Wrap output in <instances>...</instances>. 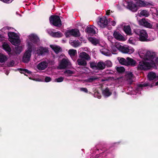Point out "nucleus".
Segmentation results:
<instances>
[{
  "label": "nucleus",
  "instance_id": "f257e3e1",
  "mask_svg": "<svg viewBox=\"0 0 158 158\" xmlns=\"http://www.w3.org/2000/svg\"><path fill=\"white\" fill-rule=\"evenodd\" d=\"M140 57L144 61H140L138 66V69L139 70H147L151 67H155L156 64H158V57L155 52L142 50L139 52Z\"/></svg>",
  "mask_w": 158,
  "mask_h": 158
},
{
  "label": "nucleus",
  "instance_id": "f03ea898",
  "mask_svg": "<svg viewBox=\"0 0 158 158\" xmlns=\"http://www.w3.org/2000/svg\"><path fill=\"white\" fill-rule=\"evenodd\" d=\"M28 38L27 40V43L28 46V49L26 52L23 58V61L24 63H27L30 60L31 55V45L30 41L31 43H34L39 40V39L37 36L33 34H31L29 35Z\"/></svg>",
  "mask_w": 158,
  "mask_h": 158
},
{
  "label": "nucleus",
  "instance_id": "7ed1b4c3",
  "mask_svg": "<svg viewBox=\"0 0 158 158\" xmlns=\"http://www.w3.org/2000/svg\"><path fill=\"white\" fill-rule=\"evenodd\" d=\"M8 36L10 41L15 45H18L20 42L19 38L14 32H10L8 33Z\"/></svg>",
  "mask_w": 158,
  "mask_h": 158
},
{
  "label": "nucleus",
  "instance_id": "20e7f679",
  "mask_svg": "<svg viewBox=\"0 0 158 158\" xmlns=\"http://www.w3.org/2000/svg\"><path fill=\"white\" fill-rule=\"evenodd\" d=\"M134 32L139 35V40L141 41H145L148 38V34L145 30L136 29L135 30Z\"/></svg>",
  "mask_w": 158,
  "mask_h": 158
},
{
  "label": "nucleus",
  "instance_id": "39448f33",
  "mask_svg": "<svg viewBox=\"0 0 158 158\" xmlns=\"http://www.w3.org/2000/svg\"><path fill=\"white\" fill-rule=\"evenodd\" d=\"M65 35L66 37L71 36L77 37L80 36V33L79 30L74 29L67 31L65 33Z\"/></svg>",
  "mask_w": 158,
  "mask_h": 158
},
{
  "label": "nucleus",
  "instance_id": "423d86ee",
  "mask_svg": "<svg viewBox=\"0 0 158 158\" xmlns=\"http://www.w3.org/2000/svg\"><path fill=\"white\" fill-rule=\"evenodd\" d=\"M71 65V63L68 59L63 58L61 60H60L57 68L60 69H64Z\"/></svg>",
  "mask_w": 158,
  "mask_h": 158
},
{
  "label": "nucleus",
  "instance_id": "0eeeda50",
  "mask_svg": "<svg viewBox=\"0 0 158 158\" xmlns=\"http://www.w3.org/2000/svg\"><path fill=\"white\" fill-rule=\"evenodd\" d=\"M123 5L133 12H136L138 9L136 4H134L131 2L124 1L123 2Z\"/></svg>",
  "mask_w": 158,
  "mask_h": 158
},
{
  "label": "nucleus",
  "instance_id": "6e6552de",
  "mask_svg": "<svg viewBox=\"0 0 158 158\" xmlns=\"http://www.w3.org/2000/svg\"><path fill=\"white\" fill-rule=\"evenodd\" d=\"M50 23L54 26L60 27L61 25V22L60 17L57 16H52L49 18Z\"/></svg>",
  "mask_w": 158,
  "mask_h": 158
},
{
  "label": "nucleus",
  "instance_id": "1a4fd4ad",
  "mask_svg": "<svg viewBox=\"0 0 158 158\" xmlns=\"http://www.w3.org/2000/svg\"><path fill=\"white\" fill-rule=\"evenodd\" d=\"M114 39L112 38L111 40H110L112 42L110 47L112 53L113 54H115L118 50L120 51L122 46H121L120 44L119 43H113L112 41Z\"/></svg>",
  "mask_w": 158,
  "mask_h": 158
},
{
  "label": "nucleus",
  "instance_id": "9d476101",
  "mask_svg": "<svg viewBox=\"0 0 158 158\" xmlns=\"http://www.w3.org/2000/svg\"><path fill=\"white\" fill-rule=\"evenodd\" d=\"M98 24L101 27H105L108 24V21L106 17H103L100 18L98 21Z\"/></svg>",
  "mask_w": 158,
  "mask_h": 158
},
{
  "label": "nucleus",
  "instance_id": "9b49d317",
  "mask_svg": "<svg viewBox=\"0 0 158 158\" xmlns=\"http://www.w3.org/2000/svg\"><path fill=\"white\" fill-rule=\"evenodd\" d=\"M139 24L145 27H147L151 28L152 25L148 22L144 18L141 19L139 21Z\"/></svg>",
  "mask_w": 158,
  "mask_h": 158
},
{
  "label": "nucleus",
  "instance_id": "f8f14e48",
  "mask_svg": "<svg viewBox=\"0 0 158 158\" xmlns=\"http://www.w3.org/2000/svg\"><path fill=\"white\" fill-rule=\"evenodd\" d=\"M113 36L115 39L119 41H124L126 40L125 38L118 31H114L113 33Z\"/></svg>",
  "mask_w": 158,
  "mask_h": 158
},
{
  "label": "nucleus",
  "instance_id": "ddd939ff",
  "mask_svg": "<svg viewBox=\"0 0 158 158\" xmlns=\"http://www.w3.org/2000/svg\"><path fill=\"white\" fill-rule=\"evenodd\" d=\"M48 64L46 61L40 63L37 66V69L40 70L45 69L48 66Z\"/></svg>",
  "mask_w": 158,
  "mask_h": 158
},
{
  "label": "nucleus",
  "instance_id": "4468645a",
  "mask_svg": "<svg viewBox=\"0 0 158 158\" xmlns=\"http://www.w3.org/2000/svg\"><path fill=\"white\" fill-rule=\"evenodd\" d=\"M48 49L46 48H44L42 47L39 48L37 50V53L39 55H43L45 54L48 52Z\"/></svg>",
  "mask_w": 158,
  "mask_h": 158
},
{
  "label": "nucleus",
  "instance_id": "2eb2a0df",
  "mask_svg": "<svg viewBox=\"0 0 158 158\" xmlns=\"http://www.w3.org/2000/svg\"><path fill=\"white\" fill-rule=\"evenodd\" d=\"M126 77L127 80L130 83H131L133 81L134 76L131 72H128L127 73Z\"/></svg>",
  "mask_w": 158,
  "mask_h": 158
},
{
  "label": "nucleus",
  "instance_id": "dca6fc26",
  "mask_svg": "<svg viewBox=\"0 0 158 158\" xmlns=\"http://www.w3.org/2000/svg\"><path fill=\"white\" fill-rule=\"evenodd\" d=\"M123 30L125 32L127 35H132L131 30L129 25H124L123 26Z\"/></svg>",
  "mask_w": 158,
  "mask_h": 158
},
{
  "label": "nucleus",
  "instance_id": "f3484780",
  "mask_svg": "<svg viewBox=\"0 0 158 158\" xmlns=\"http://www.w3.org/2000/svg\"><path fill=\"white\" fill-rule=\"evenodd\" d=\"M127 63L126 65H131L132 66H134L135 65L136 62V61L130 58L129 57L127 58Z\"/></svg>",
  "mask_w": 158,
  "mask_h": 158
},
{
  "label": "nucleus",
  "instance_id": "a211bd4d",
  "mask_svg": "<svg viewBox=\"0 0 158 158\" xmlns=\"http://www.w3.org/2000/svg\"><path fill=\"white\" fill-rule=\"evenodd\" d=\"M80 58L85 59L87 60H89L90 59V57L88 54L84 52H81L79 55Z\"/></svg>",
  "mask_w": 158,
  "mask_h": 158
},
{
  "label": "nucleus",
  "instance_id": "6ab92c4d",
  "mask_svg": "<svg viewBox=\"0 0 158 158\" xmlns=\"http://www.w3.org/2000/svg\"><path fill=\"white\" fill-rule=\"evenodd\" d=\"M148 77L150 80L158 79V76H156V73L152 72H150L148 73Z\"/></svg>",
  "mask_w": 158,
  "mask_h": 158
},
{
  "label": "nucleus",
  "instance_id": "aec40b11",
  "mask_svg": "<svg viewBox=\"0 0 158 158\" xmlns=\"http://www.w3.org/2000/svg\"><path fill=\"white\" fill-rule=\"evenodd\" d=\"M8 59V57L7 56L0 53V62L5 63Z\"/></svg>",
  "mask_w": 158,
  "mask_h": 158
},
{
  "label": "nucleus",
  "instance_id": "412c9836",
  "mask_svg": "<svg viewBox=\"0 0 158 158\" xmlns=\"http://www.w3.org/2000/svg\"><path fill=\"white\" fill-rule=\"evenodd\" d=\"M3 49L5 50L9 54L11 51L9 45L6 43H4L2 45Z\"/></svg>",
  "mask_w": 158,
  "mask_h": 158
},
{
  "label": "nucleus",
  "instance_id": "4be33fe9",
  "mask_svg": "<svg viewBox=\"0 0 158 158\" xmlns=\"http://www.w3.org/2000/svg\"><path fill=\"white\" fill-rule=\"evenodd\" d=\"M97 69H103L105 67V63L102 61H100L97 64Z\"/></svg>",
  "mask_w": 158,
  "mask_h": 158
},
{
  "label": "nucleus",
  "instance_id": "5701e85b",
  "mask_svg": "<svg viewBox=\"0 0 158 158\" xmlns=\"http://www.w3.org/2000/svg\"><path fill=\"white\" fill-rule=\"evenodd\" d=\"M50 47L56 53H58L61 51V48L58 46L54 45H50Z\"/></svg>",
  "mask_w": 158,
  "mask_h": 158
},
{
  "label": "nucleus",
  "instance_id": "b1692460",
  "mask_svg": "<svg viewBox=\"0 0 158 158\" xmlns=\"http://www.w3.org/2000/svg\"><path fill=\"white\" fill-rule=\"evenodd\" d=\"M77 62L78 65H79L85 66L87 64L85 60L80 58L77 60Z\"/></svg>",
  "mask_w": 158,
  "mask_h": 158
},
{
  "label": "nucleus",
  "instance_id": "393cba45",
  "mask_svg": "<svg viewBox=\"0 0 158 158\" xmlns=\"http://www.w3.org/2000/svg\"><path fill=\"white\" fill-rule=\"evenodd\" d=\"M48 33L54 37H61L62 36V34L60 32H48Z\"/></svg>",
  "mask_w": 158,
  "mask_h": 158
},
{
  "label": "nucleus",
  "instance_id": "a878e982",
  "mask_svg": "<svg viewBox=\"0 0 158 158\" xmlns=\"http://www.w3.org/2000/svg\"><path fill=\"white\" fill-rule=\"evenodd\" d=\"M101 52L103 54L107 56H110L111 55V53L109 51L106 49H100Z\"/></svg>",
  "mask_w": 158,
  "mask_h": 158
},
{
  "label": "nucleus",
  "instance_id": "bb28decb",
  "mask_svg": "<svg viewBox=\"0 0 158 158\" xmlns=\"http://www.w3.org/2000/svg\"><path fill=\"white\" fill-rule=\"evenodd\" d=\"M88 40L90 42L94 45H96L99 43V40L94 38H89Z\"/></svg>",
  "mask_w": 158,
  "mask_h": 158
},
{
  "label": "nucleus",
  "instance_id": "cd10ccee",
  "mask_svg": "<svg viewBox=\"0 0 158 158\" xmlns=\"http://www.w3.org/2000/svg\"><path fill=\"white\" fill-rule=\"evenodd\" d=\"M86 31L88 33H89L92 34H95V31L93 27H87L86 28Z\"/></svg>",
  "mask_w": 158,
  "mask_h": 158
},
{
  "label": "nucleus",
  "instance_id": "c85d7f7f",
  "mask_svg": "<svg viewBox=\"0 0 158 158\" xmlns=\"http://www.w3.org/2000/svg\"><path fill=\"white\" fill-rule=\"evenodd\" d=\"M69 42L71 45L75 47H77L80 45V42L78 40H75L73 41H70Z\"/></svg>",
  "mask_w": 158,
  "mask_h": 158
},
{
  "label": "nucleus",
  "instance_id": "c756f323",
  "mask_svg": "<svg viewBox=\"0 0 158 158\" xmlns=\"http://www.w3.org/2000/svg\"><path fill=\"white\" fill-rule=\"evenodd\" d=\"M103 95L106 97H108L110 96L111 93L110 92L108 89H106L104 90L102 92Z\"/></svg>",
  "mask_w": 158,
  "mask_h": 158
},
{
  "label": "nucleus",
  "instance_id": "7c9ffc66",
  "mask_svg": "<svg viewBox=\"0 0 158 158\" xmlns=\"http://www.w3.org/2000/svg\"><path fill=\"white\" fill-rule=\"evenodd\" d=\"M140 15L143 16L147 17L149 16V13L148 11L146 10H143L140 12Z\"/></svg>",
  "mask_w": 158,
  "mask_h": 158
},
{
  "label": "nucleus",
  "instance_id": "2f4dec72",
  "mask_svg": "<svg viewBox=\"0 0 158 158\" xmlns=\"http://www.w3.org/2000/svg\"><path fill=\"white\" fill-rule=\"evenodd\" d=\"M68 53L71 57L75 56L77 53L76 50L74 49L69 50Z\"/></svg>",
  "mask_w": 158,
  "mask_h": 158
},
{
  "label": "nucleus",
  "instance_id": "473e14b6",
  "mask_svg": "<svg viewBox=\"0 0 158 158\" xmlns=\"http://www.w3.org/2000/svg\"><path fill=\"white\" fill-rule=\"evenodd\" d=\"M20 72L22 73H24L25 75L27 76V74H30L31 72L28 70H27L25 69H19Z\"/></svg>",
  "mask_w": 158,
  "mask_h": 158
},
{
  "label": "nucleus",
  "instance_id": "72a5a7b5",
  "mask_svg": "<svg viewBox=\"0 0 158 158\" xmlns=\"http://www.w3.org/2000/svg\"><path fill=\"white\" fill-rule=\"evenodd\" d=\"M90 67L93 69L96 70L97 69V65L95 62H90Z\"/></svg>",
  "mask_w": 158,
  "mask_h": 158
},
{
  "label": "nucleus",
  "instance_id": "f704fd0d",
  "mask_svg": "<svg viewBox=\"0 0 158 158\" xmlns=\"http://www.w3.org/2000/svg\"><path fill=\"white\" fill-rule=\"evenodd\" d=\"M64 73L65 74V75L67 76H69L72 75L74 73V72L70 70H67L64 72Z\"/></svg>",
  "mask_w": 158,
  "mask_h": 158
},
{
  "label": "nucleus",
  "instance_id": "c9c22d12",
  "mask_svg": "<svg viewBox=\"0 0 158 158\" xmlns=\"http://www.w3.org/2000/svg\"><path fill=\"white\" fill-rule=\"evenodd\" d=\"M127 46H128L127 45L122 46L120 51L124 53H127Z\"/></svg>",
  "mask_w": 158,
  "mask_h": 158
},
{
  "label": "nucleus",
  "instance_id": "e433bc0d",
  "mask_svg": "<svg viewBox=\"0 0 158 158\" xmlns=\"http://www.w3.org/2000/svg\"><path fill=\"white\" fill-rule=\"evenodd\" d=\"M119 63L122 64L126 65L127 60L123 58H121L119 60Z\"/></svg>",
  "mask_w": 158,
  "mask_h": 158
},
{
  "label": "nucleus",
  "instance_id": "4c0bfd02",
  "mask_svg": "<svg viewBox=\"0 0 158 158\" xmlns=\"http://www.w3.org/2000/svg\"><path fill=\"white\" fill-rule=\"evenodd\" d=\"M22 48L21 46H18L15 49V52L16 54L19 53L22 50Z\"/></svg>",
  "mask_w": 158,
  "mask_h": 158
},
{
  "label": "nucleus",
  "instance_id": "58836bf2",
  "mask_svg": "<svg viewBox=\"0 0 158 158\" xmlns=\"http://www.w3.org/2000/svg\"><path fill=\"white\" fill-rule=\"evenodd\" d=\"M134 50V49L133 48L127 46V51L128 54H131L133 53Z\"/></svg>",
  "mask_w": 158,
  "mask_h": 158
},
{
  "label": "nucleus",
  "instance_id": "ea45409f",
  "mask_svg": "<svg viewBox=\"0 0 158 158\" xmlns=\"http://www.w3.org/2000/svg\"><path fill=\"white\" fill-rule=\"evenodd\" d=\"M117 71L119 73H122L124 72L125 70V69L123 67L120 66L116 68Z\"/></svg>",
  "mask_w": 158,
  "mask_h": 158
},
{
  "label": "nucleus",
  "instance_id": "a19ab883",
  "mask_svg": "<svg viewBox=\"0 0 158 158\" xmlns=\"http://www.w3.org/2000/svg\"><path fill=\"white\" fill-rule=\"evenodd\" d=\"M128 42L129 43H130V44H135V41L134 39L132 37H131L128 40Z\"/></svg>",
  "mask_w": 158,
  "mask_h": 158
},
{
  "label": "nucleus",
  "instance_id": "79ce46f5",
  "mask_svg": "<svg viewBox=\"0 0 158 158\" xmlns=\"http://www.w3.org/2000/svg\"><path fill=\"white\" fill-rule=\"evenodd\" d=\"M64 79V78L63 77H60L56 79L54 81L56 82H59L62 81Z\"/></svg>",
  "mask_w": 158,
  "mask_h": 158
},
{
  "label": "nucleus",
  "instance_id": "37998d69",
  "mask_svg": "<svg viewBox=\"0 0 158 158\" xmlns=\"http://www.w3.org/2000/svg\"><path fill=\"white\" fill-rule=\"evenodd\" d=\"M148 85V84L147 83H145L143 84H138V86L139 88H142L143 87H145Z\"/></svg>",
  "mask_w": 158,
  "mask_h": 158
},
{
  "label": "nucleus",
  "instance_id": "c03bdc74",
  "mask_svg": "<svg viewBox=\"0 0 158 158\" xmlns=\"http://www.w3.org/2000/svg\"><path fill=\"white\" fill-rule=\"evenodd\" d=\"M106 65L108 67H110L112 66V63L110 61H107L106 62Z\"/></svg>",
  "mask_w": 158,
  "mask_h": 158
},
{
  "label": "nucleus",
  "instance_id": "a18cd8bd",
  "mask_svg": "<svg viewBox=\"0 0 158 158\" xmlns=\"http://www.w3.org/2000/svg\"><path fill=\"white\" fill-rule=\"evenodd\" d=\"M98 79V77H92L89 79L88 81L89 82H92L93 80L97 79Z\"/></svg>",
  "mask_w": 158,
  "mask_h": 158
},
{
  "label": "nucleus",
  "instance_id": "49530a36",
  "mask_svg": "<svg viewBox=\"0 0 158 158\" xmlns=\"http://www.w3.org/2000/svg\"><path fill=\"white\" fill-rule=\"evenodd\" d=\"M110 24L113 26H114L116 24L115 22L114 21H111L110 19H109Z\"/></svg>",
  "mask_w": 158,
  "mask_h": 158
},
{
  "label": "nucleus",
  "instance_id": "de8ad7c7",
  "mask_svg": "<svg viewBox=\"0 0 158 158\" xmlns=\"http://www.w3.org/2000/svg\"><path fill=\"white\" fill-rule=\"evenodd\" d=\"M151 10L154 12H155V10L156 13V15H158V9H156L155 8H152Z\"/></svg>",
  "mask_w": 158,
  "mask_h": 158
},
{
  "label": "nucleus",
  "instance_id": "09e8293b",
  "mask_svg": "<svg viewBox=\"0 0 158 158\" xmlns=\"http://www.w3.org/2000/svg\"><path fill=\"white\" fill-rule=\"evenodd\" d=\"M51 78L49 77H46L45 78V81L46 82H48L51 81Z\"/></svg>",
  "mask_w": 158,
  "mask_h": 158
},
{
  "label": "nucleus",
  "instance_id": "8fccbe9b",
  "mask_svg": "<svg viewBox=\"0 0 158 158\" xmlns=\"http://www.w3.org/2000/svg\"><path fill=\"white\" fill-rule=\"evenodd\" d=\"M14 64V63L13 61H11L8 64V65L9 66H12Z\"/></svg>",
  "mask_w": 158,
  "mask_h": 158
},
{
  "label": "nucleus",
  "instance_id": "3c124183",
  "mask_svg": "<svg viewBox=\"0 0 158 158\" xmlns=\"http://www.w3.org/2000/svg\"><path fill=\"white\" fill-rule=\"evenodd\" d=\"M80 90L83 91L85 92H87L88 91L87 89L85 88H81L80 89Z\"/></svg>",
  "mask_w": 158,
  "mask_h": 158
},
{
  "label": "nucleus",
  "instance_id": "603ef678",
  "mask_svg": "<svg viewBox=\"0 0 158 158\" xmlns=\"http://www.w3.org/2000/svg\"><path fill=\"white\" fill-rule=\"evenodd\" d=\"M110 10H108L106 11V14L107 15H109L110 14Z\"/></svg>",
  "mask_w": 158,
  "mask_h": 158
},
{
  "label": "nucleus",
  "instance_id": "864d4df0",
  "mask_svg": "<svg viewBox=\"0 0 158 158\" xmlns=\"http://www.w3.org/2000/svg\"><path fill=\"white\" fill-rule=\"evenodd\" d=\"M156 85L158 86V81L156 83Z\"/></svg>",
  "mask_w": 158,
  "mask_h": 158
},
{
  "label": "nucleus",
  "instance_id": "5fc2aeb1",
  "mask_svg": "<svg viewBox=\"0 0 158 158\" xmlns=\"http://www.w3.org/2000/svg\"><path fill=\"white\" fill-rule=\"evenodd\" d=\"M156 27L158 28V23L156 24Z\"/></svg>",
  "mask_w": 158,
  "mask_h": 158
},
{
  "label": "nucleus",
  "instance_id": "6e6d98bb",
  "mask_svg": "<svg viewBox=\"0 0 158 158\" xmlns=\"http://www.w3.org/2000/svg\"><path fill=\"white\" fill-rule=\"evenodd\" d=\"M101 97V96H99L98 97V98H100Z\"/></svg>",
  "mask_w": 158,
  "mask_h": 158
},
{
  "label": "nucleus",
  "instance_id": "4d7b16f0",
  "mask_svg": "<svg viewBox=\"0 0 158 158\" xmlns=\"http://www.w3.org/2000/svg\"><path fill=\"white\" fill-rule=\"evenodd\" d=\"M1 36L0 35V41H1Z\"/></svg>",
  "mask_w": 158,
  "mask_h": 158
},
{
  "label": "nucleus",
  "instance_id": "13d9d810",
  "mask_svg": "<svg viewBox=\"0 0 158 158\" xmlns=\"http://www.w3.org/2000/svg\"><path fill=\"white\" fill-rule=\"evenodd\" d=\"M8 74V73L7 72V73H6V75H7Z\"/></svg>",
  "mask_w": 158,
  "mask_h": 158
},
{
  "label": "nucleus",
  "instance_id": "bf43d9fd",
  "mask_svg": "<svg viewBox=\"0 0 158 158\" xmlns=\"http://www.w3.org/2000/svg\"><path fill=\"white\" fill-rule=\"evenodd\" d=\"M4 29V28H3V29H2V30H3Z\"/></svg>",
  "mask_w": 158,
  "mask_h": 158
}]
</instances>
